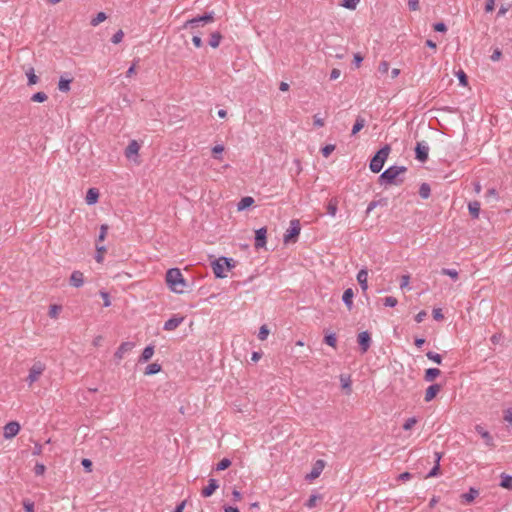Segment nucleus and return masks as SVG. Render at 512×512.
Segmentation results:
<instances>
[{"label":"nucleus","mask_w":512,"mask_h":512,"mask_svg":"<svg viewBox=\"0 0 512 512\" xmlns=\"http://www.w3.org/2000/svg\"><path fill=\"white\" fill-rule=\"evenodd\" d=\"M166 282L175 293H183L186 281L178 268H171L166 272Z\"/></svg>","instance_id":"nucleus-2"},{"label":"nucleus","mask_w":512,"mask_h":512,"mask_svg":"<svg viewBox=\"0 0 512 512\" xmlns=\"http://www.w3.org/2000/svg\"><path fill=\"white\" fill-rule=\"evenodd\" d=\"M441 273L443 275H447V276L451 277L454 280L458 279V272L454 269L443 268Z\"/></svg>","instance_id":"nucleus-48"},{"label":"nucleus","mask_w":512,"mask_h":512,"mask_svg":"<svg viewBox=\"0 0 512 512\" xmlns=\"http://www.w3.org/2000/svg\"><path fill=\"white\" fill-rule=\"evenodd\" d=\"M500 486L502 488H505V489H508V490H512V476L506 475V474H502L501 475Z\"/></svg>","instance_id":"nucleus-36"},{"label":"nucleus","mask_w":512,"mask_h":512,"mask_svg":"<svg viewBox=\"0 0 512 512\" xmlns=\"http://www.w3.org/2000/svg\"><path fill=\"white\" fill-rule=\"evenodd\" d=\"M390 151V146L386 144L374 154L369 164V168L373 173H379L382 170Z\"/></svg>","instance_id":"nucleus-3"},{"label":"nucleus","mask_w":512,"mask_h":512,"mask_svg":"<svg viewBox=\"0 0 512 512\" xmlns=\"http://www.w3.org/2000/svg\"><path fill=\"white\" fill-rule=\"evenodd\" d=\"M433 28L436 32L445 33L447 31V26L443 22H438L433 25Z\"/></svg>","instance_id":"nucleus-58"},{"label":"nucleus","mask_w":512,"mask_h":512,"mask_svg":"<svg viewBox=\"0 0 512 512\" xmlns=\"http://www.w3.org/2000/svg\"><path fill=\"white\" fill-rule=\"evenodd\" d=\"M398 301L395 297L388 296L384 298V305L388 307H395Z\"/></svg>","instance_id":"nucleus-54"},{"label":"nucleus","mask_w":512,"mask_h":512,"mask_svg":"<svg viewBox=\"0 0 512 512\" xmlns=\"http://www.w3.org/2000/svg\"><path fill=\"white\" fill-rule=\"evenodd\" d=\"M134 346H135V344L133 342L121 343V345L118 347V349L114 353V358L117 360V363H119V361H121L123 359L124 355L127 352L131 351L134 348Z\"/></svg>","instance_id":"nucleus-11"},{"label":"nucleus","mask_w":512,"mask_h":512,"mask_svg":"<svg viewBox=\"0 0 512 512\" xmlns=\"http://www.w3.org/2000/svg\"><path fill=\"white\" fill-rule=\"evenodd\" d=\"M107 231H108V225L106 224H102L100 226V233H99V236H98V241L101 242L105 239L106 235H107Z\"/></svg>","instance_id":"nucleus-56"},{"label":"nucleus","mask_w":512,"mask_h":512,"mask_svg":"<svg viewBox=\"0 0 512 512\" xmlns=\"http://www.w3.org/2000/svg\"><path fill=\"white\" fill-rule=\"evenodd\" d=\"M478 495L479 491L471 487L467 493L461 495V498L463 501L471 503Z\"/></svg>","instance_id":"nucleus-27"},{"label":"nucleus","mask_w":512,"mask_h":512,"mask_svg":"<svg viewBox=\"0 0 512 512\" xmlns=\"http://www.w3.org/2000/svg\"><path fill=\"white\" fill-rule=\"evenodd\" d=\"M140 145L136 140H132L125 149V156L131 159L133 156L138 155Z\"/></svg>","instance_id":"nucleus-17"},{"label":"nucleus","mask_w":512,"mask_h":512,"mask_svg":"<svg viewBox=\"0 0 512 512\" xmlns=\"http://www.w3.org/2000/svg\"><path fill=\"white\" fill-rule=\"evenodd\" d=\"M432 314H433V318L437 321H441L444 319V315L440 308H434L432 311Z\"/></svg>","instance_id":"nucleus-59"},{"label":"nucleus","mask_w":512,"mask_h":512,"mask_svg":"<svg viewBox=\"0 0 512 512\" xmlns=\"http://www.w3.org/2000/svg\"><path fill=\"white\" fill-rule=\"evenodd\" d=\"M407 171L405 166L393 165L384 170L378 178L380 185H400L404 182L399 176Z\"/></svg>","instance_id":"nucleus-1"},{"label":"nucleus","mask_w":512,"mask_h":512,"mask_svg":"<svg viewBox=\"0 0 512 512\" xmlns=\"http://www.w3.org/2000/svg\"><path fill=\"white\" fill-rule=\"evenodd\" d=\"M183 320L184 317L182 316H173L164 323L163 329L166 331H173L183 322Z\"/></svg>","instance_id":"nucleus-15"},{"label":"nucleus","mask_w":512,"mask_h":512,"mask_svg":"<svg viewBox=\"0 0 512 512\" xmlns=\"http://www.w3.org/2000/svg\"><path fill=\"white\" fill-rule=\"evenodd\" d=\"M211 266H212V270H213V273L216 278H225L226 277L225 271H227V270H226L225 264H223L220 261V257L218 259H215L214 261H212Z\"/></svg>","instance_id":"nucleus-13"},{"label":"nucleus","mask_w":512,"mask_h":512,"mask_svg":"<svg viewBox=\"0 0 512 512\" xmlns=\"http://www.w3.org/2000/svg\"><path fill=\"white\" fill-rule=\"evenodd\" d=\"M153 354H154V347L152 345H148L147 347L144 348L141 356L139 357V362L145 363V362L149 361L152 358Z\"/></svg>","instance_id":"nucleus-23"},{"label":"nucleus","mask_w":512,"mask_h":512,"mask_svg":"<svg viewBox=\"0 0 512 512\" xmlns=\"http://www.w3.org/2000/svg\"><path fill=\"white\" fill-rule=\"evenodd\" d=\"M359 2L360 0H342L340 5L346 9L354 10Z\"/></svg>","instance_id":"nucleus-39"},{"label":"nucleus","mask_w":512,"mask_h":512,"mask_svg":"<svg viewBox=\"0 0 512 512\" xmlns=\"http://www.w3.org/2000/svg\"><path fill=\"white\" fill-rule=\"evenodd\" d=\"M456 76H457V78L459 80L460 85L466 86L468 84V77H467L466 73L463 70H459L456 73Z\"/></svg>","instance_id":"nucleus-46"},{"label":"nucleus","mask_w":512,"mask_h":512,"mask_svg":"<svg viewBox=\"0 0 512 512\" xmlns=\"http://www.w3.org/2000/svg\"><path fill=\"white\" fill-rule=\"evenodd\" d=\"M100 296L102 297V299L104 301L103 306L109 307L111 305L109 294L105 291H100Z\"/></svg>","instance_id":"nucleus-60"},{"label":"nucleus","mask_w":512,"mask_h":512,"mask_svg":"<svg viewBox=\"0 0 512 512\" xmlns=\"http://www.w3.org/2000/svg\"><path fill=\"white\" fill-rule=\"evenodd\" d=\"M440 390H441V385L440 384L436 383V384L430 385L426 389L424 400L426 402L432 401L436 397V395L440 392Z\"/></svg>","instance_id":"nucleus-16"},{"label":"nucleus","mask_w":512,"mask_h":512,"mask_svg":"<svg viewBox=\"0 0 512 512\" xmlns=\"http://www.w3.org/2000/svg\"><path fill=\"white\" fill-rule=\"evenodd\" d=\"M324 342L331 347H335L337 342L336 335L334 333L326 335L324 337Z\"/></svg>","instance_id":"nucleus-45"},{"label":"nucleus","mask_w":512,"mask_h":512,"mask_svg":"<svg viewBox=\"0 0 512 512\" xmlns=\"http://www.w3.org/2000/svg\"><path fill=\"white\" fill-rule=\"evenodd\" d=\"M223 151H224V146L223 145H215L212 148L213 156L216 159H221V157H219L218 155H220Z\"/></svg>","instance_id":"nucleus-55"},{"label":"nucleus","mask_w":512,"mask_h":512,"mask_svg":"<svg viewBox=\"0 0 512 512\" xmlns=\"http://www.w3.org/2000/svg\"><path fill=\"white\" fill-rule=\"evenodd\" d=\"M107 16L104 12H99L90 22L92 26H97L104 20H106Z\"/></svg>","instance_id":"nucleus-43"},{"label":"nucleus","mask_w":512,"mask_h":512,"mask_svg":"<svg viewBox=\"0 0 512 512\" xmlns=\"http://www.w3.org/2000/svg\"><path fill=\"white\" fill-rule=\"evenodd\" d=\"M218 487H219L218 481L214 478H211L208 481V485L202 489L201 495L205 498L210 497L214 494V492L218 489Z\"/></svg>","instance_id":"nucleus-14"},{"label":"nucleus","mask_w":512,"mask_h":512,"mask_svg":"<svg viewBox=\"0 0 512 512\" xmlns=\"http://www.w3.org/2000/svg\"><path fill=\"white\" fill-rule=\"evenodd\" d=\"M254 203V199L250 196L243 197L237 204L238 211L245 210L252 206Z\"/></svg>","instance_id":"nucleus-26"},{"label":"nucleus","mask_w":512,"mask_h":512,"mask_svg":"<svg viewBox=\"0 0 512 512\" xmlns=\"http://www.w3.org/2000/svg\"><path fill=\"white\" fill-rule=\"evenodd\" d=\"M327 214L334 217L338 210V200L337 198H331L327 204Z\"/></svg>","instance_id":"nucleus-29"},{"label":"nucleus","mask_w":512,"mask_h":512,"mask_svg":"<svg viewBox=\"0 0 512 512\" xmlns=\"http://www.w3.org/2000/svg\"><path fill=\"white\" fill-rule=\"evenodd\" d=\"M504 420L512 424V410L507 409L504 411Z\"/></svg>","instance_id":"nucleus-64"},{"label":"nucleus","mask_w":512,"mask_h":512,"mask_svg":"<svg viewBox=\"0 0 512 512\" xmlns=\"http://www.w3.org/2000/svg\"><path fill=\"white\" fill-rule=\"evenodd\" d=\"M213 21H214V12L211 11V12L205 13L202 16H198V17L192 18L190 20H187L185 22V24L183 25V27L184 28H188V27L197 28L200 26L201 23L207 24V23H211Z\"/></svg>","instance_id":"nucleus-5"},{"label":"nucleus","mask_w":512,"mask_h":512,"mask_svg":"<svg viewBox=\"0 0 512 512\" xmlns=\"http://www.w3.org/2000/svg\"><path fill=\"white\" fill-rule=\"evenodd\" d=\"M368 272L366 269H361L357 274V281L363 292H366L368 289Z\"/></svg>","instance_id":"nucleus-19"},{"label":"nucleus","mask_w":512,"mask_h":512,"mask_svg":"<svg viewBox=\"0 0 512 512\" xmlns=\"http://www.w3.org/2000/svg\"><path fill=\"white\" fill-rule=\"evenodd\" d=\"M221 39H222V35H221L220 32H218V31L213 32L211 34V37H210V40H209V45L212 48H217L220 45Z\"/></svg>","instance_id":"nucleus-33"},{"label":"nucleus","mask_w":512,"mask_h":512,"mask_svg":"<svg viewBox=\"0 0 512 512\" xmlns=\"http://www.w3.org/2000/svg\"><path fill=\"white\" fill-rule=\"evenodd\" d=\"M267 229L265 227H261L258 230L255 231V247L263 248L266 245V239H267Z\"/></svg>","instance_id":"nucleus-12"},{"label":"nucleus","mask_w":512,"mask_h":512,"mask_svg":"<svg viewBox=\"0 0 512 512\" xmlns=\"http://www.w3.org/2000/svg\"><path fill=\"white\" fill-rule=\"evenodd\" d=\"M431 194V187L428 183H422L419 187V195L422 199H428Z\"/></svg>","instance_id":"nucleus-34"},{"label":"nucleus","mask_w":512,"mask_h":512,"mask_svg":"<svg viewBox=\"0 0 512 512\" xmlns=\"http://www.w3.org/2000/svg\"><path fill=\"white\" fill-rule=\"evenodd\" d=\"M231 465V461L228 459V458H223L222 460H220L217 465H216V470L217 471H223V470H226L227 468H229Z\"/></svg>","instance_id":"nucleus-40"},{"label":"nucleus","mask_w":512,"mask_h":512,"mask_svg":"<svg viewBox=\"0 0 512 512\" xmlns=\"http://www.w3.org/2000/svg\"><path fill=\"white\" fill-rule=\"evenodd\" d=\"M106 247L105 246H96V255H95V260L98 262V263H102L103 262V259H104V254L106 252Z\"/></svg>","instance_id":"nucleus-38"},{"label":"nucleus","mask_w":512,"mask_h":512,"mask_svg":"<svg viewBox=\"0 0 512 512\" xmlns=\"http://www.w3.org/2000/svg\"><path fill=\"white\" fill-rule=\"evenodd\" d=\"M98 198H99V191H98V189L90 188L87 191L85 200H86V203L88 205H93V204L97 203Z\"/></svg>","instance_id":"nucleus-22"},{"label":"nucleus","mask_w":512,"mask_h":512,"mask_svg":"<svg viewBox=\"0 0 512 512\" xmlns=\"http://www.w3.org/2000/svg\"><path fill=\"white\" fill-rule=\"evenodd\" d=\"M324 467H325V462L321 459L317 460L314 463L312 470L305 476V479L308 481L315 480L316 478H318L320 476Z\"/></svg>","instance_id":"nucleus-9"},{"label":"nucleus","mask_w":512,"mask_h":512,"mask_svg":"<svg viewBox=\"0 0 512 512\" xmlns=\"http://www.w3.org/2000/svg\"><path fill=\"white\" fill-rule=\"evenodd\" d=\"M61 310H62V307L60 305L53 304L49 308L48 315L51 318H57V316Z\"/></svg>","instance_id":"nucleus-44"},{"label":"nucleus","mask_w":512,"mask_h":512,"mask_svg":"<svg viewBox=\"0 0 512 512\" xmlns=\"http://www.w3.org/2000/svg\"><path fill=\"white\" fill-rule=\"evenodd\" d=\"M429 146L424 141L417 142L415 146V158L424 163L428 160Z\"/></svg>","instance_id":"nucleus-7"},{"label":"nucleus","mask_w":512,"mask_h":512,"mask_svg":"<svg viewBox=\"0 0 512 512\" xmlns=\"http://www.w3.org/2000/svg\"><path fill=\"white\" fill-rule=\"evenodd\" d=\"M440 459H441V454L436 452L435 453V463L436 464L434 465V467L427 474V478L435 477V476L438 475V473L440 471V465H439Z\"/></svg>","instance_id":"nucleus-30"},{"label":"nucleus","mask_w":512,"mask_h":512,"mask_svg":"<svg viewBox=\"0 0 512 512\" xmlns=\"http://www.w3.org/2000/svg\"><path fill=\"white\" fill-rule=\"evenodd\" d=\"M45 470H46V467L44 464L42 463H36L35 467H34V473L37 475V476H40V475H43L45 473Z\"/></svg>","instance_id":"nucleus-57"},{"label":"nucleus","mask_w":512,"mask_h":512,"mask_svg":"<svg viewBox=\"0 0 512 512\" xmlns=\"http://www.w3.org/2000/svg\"><path fill=\"white\" fill-rule=\"evenodd\" d=\"M441 371L438 368H428L424 374V380L432 382L436 377L440 375Z\"/></svg>","instance_id":"nucleus-25"},{"label":"nucleus","mask_w":512,"mask_h":512,"mask_svg":"<svg viewBox=\"0 0 512 512\" xmlns=\"http://www.w3.org/2000/svg\"><path fill=\"white\" fill-rule=\"evenodd\" d=\"M47 99H48V96L44 92H37V93L33 94L31 97V101L38 102V103L45 102Z\"/></svg>","instance_id":"nucleus-41"},{"label":"nucleus","mask_w":512,"mask_h":512,"mask_svg":"<svg viewBox=\"0 0 512 512\" xmlns=\"http://www.w3.org/2000/svg\"><path fill=\"white\" fill-rule=\"evenodd\" d=\"M46 369V366L41 361H36L32 365V367L29 369V375L26 378V381L29 385H32L34 382H36L39 377L42 375L44 370Z\"/></svg>","instance_id":"nucleus-6"},{"label":"nucleus","mask_w":512,"mask_h":512,"mask_svg":"<svg viewBox=\"0 0 512 512\" xmlns=\"http://www.w3.org/2000/svg\"><path fill=\"white\" fill-rule=\"evenodd\" d=\"M160 371H161V365L160 364H158V363H151V364H149L146 367L144 374L150 376V375L157 374Z\"/></svg>","instance_id":"nucleus-35"},{"label":"nucleus","mask_w":512,"mask_h":512,"mask_svg":"<svg viewBox=\"0 0 512 512\" xmlns=\"http://www.w3.org/2000/svg\"><path fill=\"white\" fill-rule=\"evenodd\" d=\"M417 423V419L415 417H410L406 419V421L403 424L404 430H410L412 427Z\"/></svg>","instance_id":"nucleus-50"},{"label":"nucleus","mask_w":512,"mask_h":512,"mask_svg":"<svg viewBox=\"0 0 512 512\" xmlns=\"http://www.w3.org/2000/svg\"><path fill=\"white\" fill-rule=\"evenodd\" d=\"M70 284L76 288L81 287L84 284V275L80 271L72 272L70 276Z\"/></svg>","instance_id":"nucleus-18"},{"label":"nucleus","mask_w":512,"mask_h":512,"mask_svg":"<svg viewBox=\"0 0 512 512\" xmlns=\"http://www.w3.org/2000/svg\"><path fill=\"white\" fill-rule=\"evenodd\" d=\"M408 8L411 11H417L419 9V0H408Z\"/></svg>","instance_id":"nucleus-63"},{"label":"nucleus","mask_w":512,"mask_h":512,"mask_svg":"<svg viewBox=\"0 0 512 512\" xmlns=\"http://www.w3.org/2000/svg\"><path fill=\"white\" fill-rule=\"evenodd\" d=\"M72 78H63L61 77L59 82H58V89L61 91V92H68L70 90V84L72 82Z\"/></svg>","instance_id":"nucleus-32"},{"label":"nucleus","mask_w":512,"mask_h":512,"mask_svg":"<svg viewBox=\"0 0 512 512\" xmlns=\"http://www.w3.org/2000/svg\"><path fill=\"white\" fill-rule=\"evenodd\" d=\"M468 210L472 218L477 219L480 214V202L472 201L468 204Z\"/></svg>","instance_id":"nucleus-24"},{"label":"nucleus","mask_w":512,"mask_h":512,"mask_svg":"<svg viewBox=\"0 0 512 512\" xmlns=\"http://www.w3.org/2000/svg\"><path fill=\"white\" fill-rule=\"evenodd\" d=\"M322 499L323 497L320 494H311L308 500L305 502V507H307L308 509H312L316 507L317 502L321 501Z\"/></svg>","instance_id":"nucleus-28"},{"label":"nucleus","mask_w":512,"mask_h":512,"mask_svg":"<svg viewBox=\"0 0 512 512\" xmlns=\"http://www.w3.org/2000/svg\"><path fill=\"white\" fill-rule=\"evenodd\" d=\"M123 37H124V33H123V31H122V30H118V31H117V32L112 36V38H111V42H112L113 44H118V43H120V42L122 41Z\"/></svg>","instance_id":"nucleus-52"},{"label":"nucleus","mask_w":512,"mask_h":512,"mask_svg":"<svg viewBox=\"0 0 512 512\" xmlns=\"http://www.w3.org/2000/svg\"><path fill=\"white\" fill-rule=\"evenodd\" d=\"M357 342L359 344L360 351L366 353L371 346V336L368 331H363L358 334Z\"/></svg>","instance_id":"nucleus-8"},{"label":"nucleus","mask_w":512,"mask_h":512,"mask_svg":"<svg viewBox=\"0 0 512 512\" xmlns=\"http://www.w3.org/2000/svg\"><path fill=\"white\" fill-rule=\"evenodd\" d=\"M26 76L28 78V85L29 86L35 85L39 81V78H38V76L35 75L34 68H32V67L29 70L26 71Z\"/></svg>","instance_id":"nucleus-37"},{"label":"nucleus","mask_w":512,"mask_h":512,"mask_svg":"<svg viewBox=\"0 0 512 512\" xmlns=\"http://www.w3.org/2000/svg\"><path fill=\"white\" fill-rule=\"evenodd\" d=\"M365 124H366L365 119L361 116H357L355 123L353 125V128H352V131H351V135L352 136L356 135L365 126Z\"/></svg>","instance_id":"nucleus-31"},{"label":"nucleus","mask_w":512,"mask_h":512,"mask_svg":"<svg viewBox=\"0 0 512 512\" xmlns=\"http://www.w3.org/2000/svg\"><path fill=\"white\" fill-rule=\"evenodd\" d=\"M426 356L429 360L437 363V364H441L442 363V356L436 352H433V351H428L426 353Z\"/></svg>","instance_id":"nucleus-42"},{"label":"nucleus","mask_w":512,"mask_h":512,"mask_svg":"<svg viewBox=\"0 0 512 512\" xmlns=\"http://www.w3.org/2000/svg\"><path fill=\"white\" fill-rule=\"evenodd\" d=\"M475 430L478 434L481 435V437L485 440V443L488 445V446H494V443H493V438L492 436L490 435V433L488 431H486L482 426L480 425H477L475 427Z\"/></svg>","instance_id":"nucleus-21"},{"label":"nucleus","mask_w":512,"mask_h":512,"mask_svg":"<svg viewBox=\"0 0 512 512\" xmlns=\"http://www.w3.org/2000/svg\"><path fill=\"white\" fill-rule=\"evenodd\" d=\"M353 297L354 291L351 288H347L342 295V301L349 311L352 310L353 307Z\"/></svg>","instance_id":"nucleus-20"},{"label":"nucleus","mask_w":512,"mask_h":512,"mask_svg":"<svg viewBox=\"0 0 512 512\" xmlns=\"http://www.w3.org/2000/svg\"><path fill=\"white\" fill-rule=\"evenodd\" d=\"M20 431V425L16 421H11L4 426V437L11 439L15 437Z\"/></svg>","instance_id":"nucleus-10"},{"label":"nucleus","mask_w":512,"mask_h":512,"mask_svg":"<svg viewBox=\"0 0 512 512\" xmlns=\"http://www.w3.org/2000/svg\"><path fill=\"white\" fill-rule=\"evenodd\" d=\"M269 335V329L267 328L266 325H262L259 329V333H258V338L260 340H265Z\"/></svg>","instance_id":"nucleus-49"},{"label":"nucleus","mask_w":512,"mask_h":512,"mask_svg":"<svg viewBox=\"0 0 512 512\" xmlns=\"http://www.w3.org/2000/svg\"><path fill=\"white\" fill-rule=\"evenodd\" d=\"M341 384L343 389L351 390V380L350 377H346L344 375L340 376Z\"/></svg>","instance_id":"nucleus-53"},{"label":"nucleus","mask_w":512,"mask_h":512,"mask_svg":"<svg viewBox=\"0 0 512 512\" xmlns=\"http://www.w3.org/2000/svg\"><path fill=\"white\" fill-rule=\"evenodd\" d=\"M378 70L382 74L387 73L389 70V63L387 61H381L378 66Z\"/></svg>","instance_id":"nucleus-62"},{"label":"nucleus","mask_w":512,"mask_h":512,"mask_svg":"<svg viewBox=\"0 0 512 512\" xmlns=\"http://www.w3.org/2000/svg\"><path fill=\"white\" fill-rule=\"evenodd\" d=\"M220 261L225 264L226 270L229 271L234 267V261L232 258L220 257Z\"/></svg>","instance_id":"nucleus-51"},{"label":"nucleus","mask_w":512,"mask_h":512,"mask_svg":"<svg viewBox=\"0 0 512 512\" xmlns=\"http://www.w3.org/2000/svg\"><path fill=\"white\" fill-rule=\"evenodd\" d=\"M301 231L300 221L298 219H293L290 221V227L284 234V242H296Z\"/></svg>","instance_id":"nucleus-4"},{"label":"nucleus","mask_w":512,"mask_h":512,"mask_svg":"<svg viewBox=\"0 0 512 512\" xmlns=\"http://www.w3.org/2000/svg\"><path fill=\"white\" fill-rule=\"evenodd\" d=\"M335 148L336 146L334 144H328L321 149V153L324 157L327 158L335 150Z\"/></svg>","instance_id":"nucleus-47"},{"label":"nucleus","mask_w":512,"mask_h":512,"mask_svg":"<svg viewBox=\"0 0 512 512\" xmlns=\"http://www.w3.org/2000/svg\"><path fill=\"white\" fill-rule=\"evenodd\" d=\"M23 507L25 512H34V503L29 500L23 501Z\"/></svg>","instance_id":"nucleus-61"}]
</instances>
